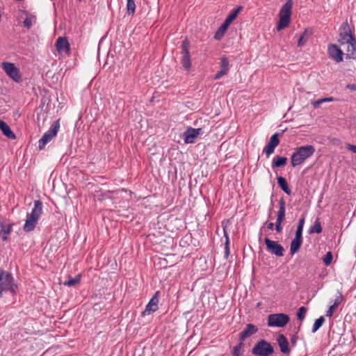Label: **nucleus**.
<instances>
[{
    "label": "nucleus",
    "instance_id": "f257e3e1",
    "mask_svg": "<svg viewBox=\"0 0 356 356\" xmlns=\"http://www.w3.org/2000/svg\"><path fill=\"white\" fill-rule=\"evenodd\" d=\"M17 285L13 275L0 268V298L4 293H10L14 296L17 293Z\"/></svg>",
    "mask_w": 356,
    "mask_h": 356
},
{
    "label": "nucleus",
    "instance_id": "f03ea898",
    "mask_svg": "<svg viewBox=\"0 0 356 356\" xmlns=\"http://www.w3.org/2000/svg\"><path fill=\"white\" fill-rule=\"evenodd\" d=\"M315 152L312 145H305L297 147L293 153L291 160L293 167L302 164L306 159L312 156Z\"/></svg>",
    "mask_w": 356,
    "mask_h": 356
},
{
    "label": "nucleus",
    "instance_id": "7ed1b4c3",
    "mask_svg": "<svg viewBox=\"0 0 356 356\" xmlns=\"http://www.w3.org/2000/svg\"><path fill=\"white\" fill-rule=\"evenodd\" d=\"M293 4L292 0H286L285 3L282 6L279 14V22L277 26V31H281L289 26Z\"/></svg>",
    "mask_w": 356,
    "mask_h": 356
},
{
    "label": "nucleus",
    "instance_id": "20e7f679",
    "mask_svg": "<svg viewBox=\"0 0 356 356\" xmlns=\"http://www.w3.org/2000/svg\"><path fill=\"white\" fill-rule=\"evenodd\" d=\"M274 350L271 344L266 340H261L257 343L252 350V353L257 356H270Z\"/></svg>",
    "mask_w": 356,
    "mask_h": 356
},
{
    "label": "nucleus",
    "instance_id": "39448f33",
    "mask_svg": "<svg viewBox=\"0 0 356 356\" xmlns=\"http://www.w3.org/2000/svg\"><path fill=\"white\" fill-rule=\"evenodd\" d=\"M289 317L285 314H273L268 316V325L269 327H282L289 322Z\"/></svg>",
    "mask_w": 356,
    "mask_h": 356
},
{
    "label": "nucleus",
    "instance_id": "423d86ee",
    "mask_svg": "<svg viewBox=\"0 0 356 356\" xmlns=\"http://www.w3.org/2000/svg\"><path fill=\"white\" fill-rule=\"evenodd\" d=\"M60 128L59 120H56L49 131L44 134L38 141V146L40 149H43L51 139L56 136Z\"/></svg>",
    "mask_w": 356,
    "mask_h": 356
},
{
    "label": "nucleus",
    "instance_id": "0eeeda50",
    "mask_svg": "<svg viewBox=\"0 0 356 356\" xmlns=\"http://www.w3.org/2000/svg\"><path fill=\"white\" fill-rule=\"evenodd\" d=\"M189 48H190V42L186 38L181 44V63L182 66L184 67L186 70H190L191 67V56L189 53Z\"/></svg>",
    "mask_w": 356,
    "mask_h": 356
},
{
    "label": "nucleus",
    "instance_id": "6e6552de",
    "mask_svg": "<svg viewBox=\"0 0 356 356\" xmlns=\"http://www.w3.org/2000/svg\"><path fill=\"white\" fill-rule=\"evenodd\" d=\"M2 67L6 74L14 81L19 83L22 81V75L19 69L12 63L3 62Z\"/></svg>",
    "mask_w": 356,
    "mask_h": 356
},
{
    "label": "nucleus",
    "instance_id": "1a4fd4ad",
    "mask_svg": "<svg viewBox=\"0 0 356 356\" xmlns=\"http://www.w3.org/2000/svg\"><path fill=\"white\" fill-rule=\"evenodd\" d=\"M266 245V250L270 253L277 257H282L284 255V248L277 241H272L268 238L264 239Z\"/></svg>",
    "mask_w": 356,
    "mask_h": 356
},
{
    "label": "nucleus",
    "instance_id": "9d476101",
    "mask_svg": "<svg viewBox=\"0 0 356 356\" xmlns=\"http://www.w3.org/2000/svg\"><path fill=\"white\" fill-rule=\"evenodd\" d=\"M203 131L201 128H188L184 133V140L185 143H193L198 136L202 135Z\"/></svg>",
    "mask_w": 356,
    "mask_h": 356
},
{
    "label": "nucleus",
    "instance_id": "9b49d317",
    "mask_svg": "<svg viewBox=\"0 0 356 356\" xmlns=\"http://www.w3.org/2000/svg\"><path fill=\"white\" fill-rule=\"evenodd\" d=\"M330 57L337 63L343 60V50L335 44H330L327 49Z\"/></svg>",
    "mask_w": 356,
    "mask_h": 356
},
{
    "label": "nucleus",
    "instance_id": "f8f14e48",
    "mask_svg": "<svg viewBox=\"0 0 356 356\" xmlns=\"http://www.w3.org/2000/svg\"><path fill=\"white\" fill-rule=\"evenodd\" d=\"M343 52L348 58H353L356 56V41L355 40L346 42L344 45L341 46Z\"/></svg>",
    "mask_w": 356,
    "mask_h": 356
},
{
    "label": "nucleus",
    "instance_id": "ddd939ff",
    "mask_svg": "<svg viewBox=\"0 0 356 356\" xmlns=\"http://www.w3.org/2000/svg\"><path fill=\"white\" fill-rule=\"evenodd\" d=\"M279 142L277 134H275L270 137L269 142L264 149L267 157H269L274 152L275 148L278 145Z\"/></svg>",
    "mask_w": 356,
    "mask_h": 356
},
{
    "label": "nucleus",
    "instance_id": "4468645a",
    "mask_svg": "<svg viewBox=\"0 0 356 356\" xmlns=\"http://www.w3.org/2000/svg\"><path fill=\"white\" fill-rule=\"evenodd\" d=\"M159 291H156L154 296L151 298L148 304L146 305L143 312V315H149L151 312H155L158 309Z\"/></svg>",
    "mask_w": 356,
    "mask_h": 356
},
{
    "label": "nucleus",
    "instance_id": "2eb2a0df",
    "mask_svg": "<svg viewBox=\"0 0 356 356\" xmlns=\"http://www.w3.org/2000/svg\"><path fill=\"white\" fill-rule=\"evenodd\" d=\"M220 70L214 76L215 80L220 79L223 76L226 75L229 70V63L227 57L222 56L220 59Z\"/></svg>",
    "mask_w": 356,
    "mask_h": 356
},
{
    "label": "nucleus",
    "instance_id": "dca6fc26",
    "mask_svg": "<svg viewBox=\"0 0 356 356\" xmlns=\"http://www.w3.org/2000/svg\"><path fill=\"white\" fill-rule=\"evenodd\" d=\"M42 213V204L40 201L36 200L34 202V207L31 213H28L27 217L35 220L38 222L39 218Z\"/></svg>",
    "mask_w": 356,
    "mask_h": 356
},
{
    "label": "nucleus",
    "instance_id": "f3484780",
    "mask_svg": "<svg viewBox=\"0 0 356 356\" xmlns=\"http://www.w3.org/2000/svg\"><path fill=\"white\" fill-rule=\"evenodd\" d=\"M56 46L57 51L60 54H69L70 51V44L65 38H58L56 40Z\"/></svg>",
    "mask_w": 356,
    "mask_h": 356
},
{
    "label": "nucleus",
    "instance_id": "a211bd4d",
    "mask_svg": "<svg viewBox=\"0 0 356 356\" xmlns=\"http://www.w3.org/2000/svg\"><path fill=\"white\" fill-rule=\"evenodd\" d=\"M258 331V328L253 324L249 323L245 329L240 334V342H243L246 338L252 336Z\"/></svg>",
    "mask_w": 356,
    "mask_h": 356
},
{
    "label": "nucleus",
    "instance_id": "6ab92c4d",
    "mask_svg": "<svg viewBox=\"0 0 356 356\" xmlns=\"http://www.w3.org/2000/svg\"><path fill=\"white\" fill-rule=\"evenodd\" d=\"M277 341L280 348V351L283 354H288L290 352V349L289 348V341L286 337L284 334H280L277 337Z\"/></svg>",
    "mask_w": 356,
    "mask_h": 356
},
{
    "label": "nucleus",
    "instance_id": "aec40b11",
    "mask_svg": "<svg viewBox=\"0 0 356 356\" xmlns=\"http://www.w3.org/2000/svg\"><path fill=\"white\" fill-rule=\"evenodd\" d=\"M0 129L3 134L8 138L11 140L16 138L15 134L13 132L9 126L2 120H0Z\"/></svg>",
    "mask_w": 356,
    "mask_h": 356
},
{
    "label": "nucleus",
    "instance_id": "412c9836",
    "mask_svg": "<svg viewBox=\"0 0 356 356\" xmlns=\"http://www.w3.org/2000/svg\"><path fill=\"white\" fill-rule=\"evenodd\" d=\"M287 158L284 156H276L273 158L272 168H280L286 165Z\"/></svg>",
    "mask_w": 356,
    "mask_h": 356
},
{
    "label": "nucleus",
    "instance_id": "4be33fe9",
    "mask_svg": "<svg viewBox=\"0 0 356 356\" xmlns=\"http://www.w3.org/2000/svg\"><path fill=\"white\" fill-rule=\"evenodd\" d=\"M279 211L277 212V220L283 222L285 219V213H286V208H285V202L283 199H281L279 202Z\"/></svg>",
    "mask_w": 356,
    "mask_h": 356
},
{
    "label": "nucleus",
    "instance_id": "5701e85b",
    "mask_svg": "<svg viewBox=\"0 0 356 356\" xmlns=\"http://www.w3.org/2000/svg\"><path fill=\"white\" fill-rule=\"evenodd\" d=\"M26 17L23 22L24 26L28 29H31L32 26L36 22V17L32 14L26 13Z\"/></svg>",
    "mask_w": 356,
    "mask_h": 356
},
{
    "label": "nucleus",
    "instance_id": "b1692460",
    "mask_svg": "<svg viewBox=\"0 0 356 356\" xmlns=\"http://www.w3.org/2000/svg\"><path fill=\"white\" fill-rule=\"evenodd\" d=\"M302 243V239L296 238H294L291 243L290 246V252L291 254H294L296 253L298 250L300 249L301 245Z\"/></svg>",
    "mask_w": 356,
    "mask_h": 356
},
{
    "label": "nucleus",
    "instance_id": "393cba45",
    "mask_svg": "<svg viewBox=\"0 0 356 356\" xmlns=\"http://www.w3.org/2000/svg\"><path fill=\"white\" fill-rule=\"evenodd\" d=\"M242 10L241 6H238L237 8L232 10L227 17L225 22L228 25H230L231 23L236 18L237 15H238L239 12Z\"/></svg>",
    "mask_w": 356,
    "mask_h": 356
},
{
    "label": "nucleus",
    "instance_id": "a878e982",
    "mask_svg": "<svg viewBox=\"0 0 356 356\" xmlns=\"http://www.w3.org/2000/svg\"><path fill=\"white\" fill-rule=\"evenodd\" d=\"M277 184L287 194L290 195L291 193V191L290 190L289 185L286 181V179L282 177H279L277 178Z\"/></svg>",
    "mask_w": 356,
    "mask_h": 356
},
{
    "label": "nucleus",
    "instance_id": "bb28decb",
    "mask_svg": "<svg viewBox=\"0 0 356 356\" xmlns=\"http://www.w3.org/2000/svg\"><path fill=\"white\" fill-rule=\"evenodd\" d=\"M37 223L38 222H35V220L29 218V217H26V220L23 227L24 230L26 232L33 231L35 229Z\"/></svg>",
    "mask_w": 356,
    "mask_h": 356
},
{
    "label": "nucleus",
    "instance_id": "cd10ccee",
    "mask_svg": "<svg viewBox=\"0 0 356 356\" xmlns=\"http://www.w3.org/2000/svg\"><path fill=\"white\" fill-rule=\"evenodd\" d=\"M1 232L2 233V238L6 241L8 238V235L11 232V225L7 223H1Z\"/></svg>",
    "mask_w": 356,
    "mask_h": 356
},
{
    "label": "nucleus",
    "instance_id": "c85d7f7f",
    "mask_svg": "<svg viewBox=\"0 0 356 356\" xmlns=\"http://www.w3.org/2000/svg\"><path fill=\"white\" fill-rule=\"evenodd\" d=\"M229 25L223 22L215 34V38L219 40L226 32Z\"/></svg>",
    "mask_w": 356,
    "mask_h": 356
},
{
    "label": "nucleus",
    "instance_id": "c756f323",
    "mask_svg": "<svg viewBox=\"0 0 356 356\" xmlns=\"http://www.w3.org/2000/svg\"><path fill=\"white\" fill-rule=\"evenodd\" d=\"M81 281V275H78L75 277H69L68 280L65 281L63 284L67 286H75Z\"/></svg>",
    "mask_w": 356,
    "mask_h": 356
},
{
    "label": "nucleus",
    "instance_id": "7c9ffc66",
    "mask_svg": "<svg viewBox=\"0 0 356 356\" xmlns=\"http://www.w3.org/2000/svg\"><path fill=\"white\" fill-rule=\"evenodd\" d=\"M322 232V227L321 222L318 220H316L314 225L309 228V232L310 234L316 233L320 234Z\"/></svg>",
    "mask_w": 356,
    "mask_h": 356
},
{
    "label": "nucleus",
    "instance_id": "2f4dec72",
    "mask_svg": "<svg viewBox=\"0 0 356 356\" xmlns=\"http://www.w3.org/2000/svg\"><path fill=\"white\" fill-rule=\"evenodd\" d=\"M355 39L353 38V37L350 34H348V33H346L344 34L341 33L340 35L339 42H340L341 46H343V45H344V44L346 42H351V41H353Z\"/></svg>",
    "mask_w": 356,
    "mask_h": 356
},
{
    "label": "nucleus",
    "instance_id": "473e14b6",
    "mask_svg": "<svg viewBox=\"0 0 356 356\" xmlns=\"http://www.w3.org/2000/svg\"><path fill=\"white\" fill-rule=\"evenodd\" d=\"M334 98L330 97H325V98H322V99H318V100H316V101H314L312 102V106L314 107V108H318L320 106V105L323 103H325V102H333L334 101Z\"/></svg>",
    "mask_w": 356,
    "mask_h": 356
},
{
    "label": "nucleus",
    "instance_id": "72a5a7b5",
    "mask_svg": "<svg viewBox=\"0 0 356 356\" xmlns=\"http://www.w3.org/2000/svg\"><path fill=\"white\" fill-rule=\"evenodd\" d=\"M325 322V318L323 316H321L318 319H316L313 325V327L312 332L313 333L316 332L323 324Z\"/></svg>",
    "mask_w": 356,
    "mask_h": 356
},
{
    "label": "nucleus",
    "instance_id": "f704fd0d",
    "mask_svg": "<svg viewBox=\"0 0 356 356\" xmlns=\"http://www.w3.org/2000/svg\"><path fill=\"white\" fill-rule=\"evenodd\" d=\"M127 8L129 15H134L136 10V5L134 0H127Z\"/></svg>",
    "mask_w": 356,
    "mask_h": 356
},
{
    "label": "nucleus",
    "instance_id": "c9c22d12",
    "mask_svg": "<svg viewBox=\"0 0 356 356\" xmlns=\"http://www.w3.org/2000/svg\"><path fill=\"white\" fill-rule=\"evenodd\" d=\"M243 346V342H240L238 345L235 346L233 348V355L234 356H242L243 352L241 351V349Z\"/></svg>",
    "mask_w": 356,
    "mask_h": 356
},
{
    "label": "nucleus",
    "instance_id": "e433bc0d",
    "mask_svg": "<svg viewBox=\"0 0 356 356\" xmlns=\"http://www.w3.org/2000/svg\"><path fill=\"white\" fill-rule=\"evenodd\" d=\"M224 232H225V257L226 258H227L229 255V241L228 235L225 229H224Z\"/></svg>",
    "mask_w": 356,
    "mask_h": 356
},
{
    "label": "nucleus",
    "instance_id": "4c0bfd02",
    "mask_svg": "<svg viewBox=\"0 0 356 356\" xmlns=\"http://www.w3.org/2000/svg\"><path fill=\"white\" fill-rule=\"evenodd\" d=\"M333 259V256L331 252H327L323 258V263L325 266H328L330 265Z\"/></svg>",
    "mask_w": 356,
    "mask_h": 356
},
{
    "label": "nucleus",
    "instance_id": "58836bf2",
    "mask_svg": "<svg viewBox=\"0 0 356 356\" xmlns=\"http://www.w3.org/2000/svg\"><path fill=\"white\" fill-rule=\"evenodd\" d=\"M306 312H307L306 307H300L298 311V313H297L298 318L301 321H303L305 317Z\"/></svg>",
    "mask_w": 356,
    "mask_h": 356
},
{
    "label": "nucleus",
    "instance_id": "ea45409f",
    "mask_svg": "<svg viewBox=\"0 0 356 356\" xmlns=\"http://www.w3.org/2000/svg\"><path fill=\"white\" fill-rule=\"evenodd\" d=\"M307 31H305L302 35L300 37L298 41V47H302L303 46L306 42H307Z\"/></svg>",
    "mask_w": 356,
    "mask_h": 356
},
{
    "label": "nucleus",
    "instance_id": "a19ab883",
    "mask_svg": "<svg viewBox=\"0 0 356 356\" xmlns=\"http://www.w3.org/2000/svg\"><path fill=\"white\" fill-rule=\"evenodd\" d=\"M343 296L341 294V293L338 292V296L336 297L332 305H334V307H336L337 308L339 305L343 301Z\"/></svg>",
    "mask_w": 356,
    "mask_h": 356
},
{
    "label": "nucleus",
    "instance_id": "79ce46f5",
    "mask_svg": "<svg viewBox=\"0 0 356 356\" xmlns=\"http://www.w3.org/2000/svg\"><path fill=\"white\" fill-rule=\"evenodd\" d=\"M336 309H337V307L332 305L329 307L328 310L327 311V312H326V316H329V317L332 316V314H333V313H334V311Z\"/></svg>",
    "mask_w": 356,
    "mask_h": 356
},
{
    "label": "nucleus",
    "instance_id": "37998d69",
    "mask_svg": "<svg viewBox=\"0 0 356 356\" xmlns=\"http://www.w3.org/2000/svg\"><path fill=\"white\" fill-rule=\"evenodd\" d=\"M283 222L276 220L275 229L278 233H280L282 230V224Z\"/></svg>",
    "mask_w": 356,
    "mask_h": 356
},
{
    "label": "nucleus",
    "instance_id": "c03bdc74",
    "mask_svg": "<svg viewBox=\"0 0 356 356\" xmlns=\"http://www.w3.org/2000/svg\"><path fill=\"white\" fill-rule=\"evenodd\" d=\"M346 147L348 150L352 151L353 152L356 154V145H351V144H346Z\"/></svg>",
    "mask_w": 356,
    "mask_h": 356
},
{
    "label": "nucleus",
    "instance_id": "a18cd8bd",
    "mask_svg": "<svg viewBox=\"0 0 356 356\" xmlns=\"http://www.w3.org/2000/svg\"><path fill=\"white\" fill-rule=\"evenodd\" d=\"M302 232L299 231V230H296L295 238H299V239H302Z\"/></svg>",
    "mask_w": 356,
    "mask_h": 356
},
{
    "label": "nucleus",
    "instance_id": "49530a36",
    "mask_svg": "<svg viewBox=\"0 0 356 356\" xmlns=\"http://www.w3.org/2000/svg\"><path fill=\"white\" fill-rule=\"evenodd\" d=\"M347 88L351 90L356 91V84H348L347 85Z\"/></svg>",
    "mask_w": 356,
    "mask_h": 356
},
{
    "label": "nucleus",
    "instance_id": "de8ad7c7",
    "mask_svg": "<svg viewBox=\"0 0 356 356\" xmlns=\"http://www.w3.org/2000/svg\"><path fill=\"white\" fill-rule=\"evenodd\" d=\"M304 224H305V217H302L300 220H299V222H298V225H300V226H304Z\"/></svg>",
    "mask_w": 356,
    "mask_h": 356
},
{
    "label": "nucleus",
    "instance_id": "09e8293b",
    "mask_svg": "<svg viewBox=\"0 0 356 356\" xmlns=\"http://www.w3.org/2000/svg\"><path fill=\"white\" fill-rule=\"evenodd\" d=\"M274 227V223L273 222H269L268 225H267V228L270 230H272Z\"/></svg>",
    "mask_w": 356,
    "mask_h": 356
},
{
    "label": "nucleus",
    "instance_id": "8fccbe9b",
    "mask_svg": "<svg viewBox=\"0 0 356 356\" xmlns=\"http://www.w3.org/2000/svg\"><path fill=\"white\" fill-rule=\"evenodd\" d=\"M303 227H304V226L298 225V227H297V229H296V230H299V231L302 232V230H303Z\"/></svg>",
    "mask_w": 356,
    "mask_h": 356
},
{
    "label": "nucleus",
    "instance_id": "3c124183",
    "mask_svg": "<svg viewBox=\"0 0 356 356\" xmlns=\"http://www.w3.org/2000/svg\"><path fill=\"white\" fill-rule=\"evenodd\" d=\"M291 341H292V343H295V342H296V339L293 337V338L291 339Z\"/></svg>",
    "mask_w": 356,
    "mask_h": 356
}]
</instances>
